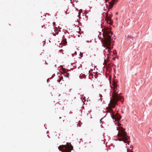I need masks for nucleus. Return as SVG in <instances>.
<instances>
[{
  "label": "nucleus",
  "instance_id": "20e7f679",
  "mask_svg": "<svg viewBox=\"0 0 152 152\" xmlns=\"http://www.w3.org/2000/svg\"><path fill=\"white\" fill-rule=\"evenodd\" d=\"M73 148V146L67 143L66 145H60L58 149L62 152H70Z\"/></svg>",
  "mask_w": 152,
  "mask_h": 152
},
{
  "label": "nucleus",
  "instance_id": "f03ea898",
  "mask_svg": "<svg viewBox=\"0 0 152 152\" xmlns=\"http://www.w3.org/2000/svg\"><path fill=\"white\" fill-rule=\"evenodd\" d=\"M113 34L110 30L108 28H106L103 33L104 41L102 46L105 48L107 51L110 54L111 49L113 48L111 44V35Z\"/></svg>",
  "mask_w": 152,
  "mask_h": 152
},
{
  "label": "nucleus",
  "instance_id": "0eeeda50",
  "mask_svg": "<svg viewBox=\"0 0 152 152\" xmlns=\"http://www.w3.org/2000/svg\"><path fill=\"white\" fill-rule=\"evenodd\" d=\"M63 75L64 76L67 77H68L69 76V74L68 73H66L65 72Z\"/></svg>",
  "mask_w": 152,
  "mask_h": 152
},
{
  "label": "nucleus",
  "instance_id": "9d476101",
  "mask_svg": "<svg viewBox=\"0 0 152 152\" xmlns=\"http://www.w3.org/2000/svg\"><path fill=\"white\" fill-rule=\"evenodd\" d=\"M60 79H61V80H62V79H63V77H62V76H61V77H60Z\"/></svg>",
  "mask_w": 152,
  "mask_h": 152
},
{
  "label": "nucleus",
  "instance_id": "f8f14e48",
  "mask_svg": "<svg viewBox=\"0 0 152 152\" xmlns=\"http://www.w3.org/2000/svg\"><path fill=\"white\" fill-rule=\"evenodd\" d=\"M98 37H99L100 39H101L100 38V37L99 35L98 36Z\"/></svg>",
  "mask_w": 152,
  "mask_h": 152
},
{
  "label": "nucleus",
  "instance_id": "9b49d317",
  "mask_svg": "<svg viewBox=\"0 0 152 152\" xmlns=\"http://www.w3.org/2000/svg\"><path fill=\"white\" fill-rule=\"evenodd\" d=\"M61 53H62V52H63V50H60V52H61Z\"/></svg>",
  "mask_w": 152,
  "mask_h": 152
},
{
  "label": "nucleus",
  "instance_id": "a211bd4d",
  "mask_svg": "<svg viewBox=\"0 0 152 152\" xmlns=\"http://www.w3.org/2000/svg\"><path fill=\"white\" fill-rule=\"evenodd\" d=\"M81 53H80V54H81V55H82V54H83V53H82V54H81Z\"/></svg>",
  "mask_w": 152,
  "mask_h": 152
},
{
  "label": "nucleus",
  "instance_id": "1a4fd4ad",
  "mask_svg": "<svg viewBox=\"0 0 152 152\" xmlns=\"http://www.w3.org/2000/svg\"><path fill=\"white\" fill-rule=\"evenodd\" d=\"M62 69L64 71L66 70V69L65 68H63Z\"/></svg>",
  "mask_w": 152,
  "mask_h": 152
},
{
  "label": "nucleus",
  "instance_id": "f257e3e1",
  "mask_svg": "<svg viewBox=\"0 0 152 152\" xmlns=\"http://www.w3.org/2000/svg\"><path fill=\"white\" fill-rule=\"evenodd\" d=\"M113 85V86L112 87V88L113 90L112 94L113 99L110 100V104H109V107H107V111L112 113V114H114L112 108L115 107L118 101L121 100V102H123L124 100L123 99V101H122V97L119 95L118 91H116L117 90L116 83L114 82Z\"/></svg>",
  "mask_w": 152,
  "mask_h": 152
},
{
  "label": "nucleus",
  "instance_id": "2eb2a0df",
  "mask_svg": "<svg viewBox=\"0 0 152 152\" xmlns=\"http://www.w3.org/2000/svg\"><path fill=\"white\" fill-rule=\"evenodd\" d=\"M116 14H118V12H116Z\"/></svg>",
  "mask_w": 152,
  "mask_h": 152
},
{
  "label": "nucleus",
  "instance_id": "6e6552de",
  "mask_svg": "<svg viewBox=\"0 0 152 152\" xmlns=\"http://www.w3.org/2000/svg\"><path fill=\"white\" fill-rule=\"evenodd\" d=\"M121 116L119 115H117L116 116V119H117V120H119L121 119Z\"/></svg>",
  "mask_w": 152,
  "mask_h": 152
},
{
  "label": "nucleus",
  "instance_id": "dca6fc26",
  "mask_svg": "<svg viewBox=\"0 0 152 152\" xmlns=\"http://www.w3.org/2000/svg\"><path fill=\"white\" fill-rule=\"evenodd\" d=\"M81 53H80V54H81V55H82V54H83V53H82V54H81Z\"/></svg>",
  "mask_w": 152,
  "mask_h": 152
},
{
  "label": "nucleus",
  "instance_id": "39448f33",
  "mask_svg": "<svg viewBox=\"0 0 152 152\" xmlns=\"http://www.w3.org/2000/svg\"><path fill=\"white\" fill-rule=\"evenodd\" d=\"M118 0H105L106 2L109 4V8L111 9L113 7L115 4V1L117 2Z\"/></svg>",
  "mask_w": 152,
  "mask_h": 152
},
{
  "label": "nucleus",
  "instance_id": "4468645a",
  "mask_svg": "<svg viewBox=\"0 0 152 152\" xmlns=\"http://www.w3.org/2000/svg\"><path fill=\"white\" fill-rule=\"evenodd\" d=\"M102 121V120L101 119L100 120V121L101 123L102 122V121Z\"/></svg>",
  "mask_w": 152,
  "mask_h": 152
},
{
  "label": "nucleus",
  "instance_id": "ddd939ff",
  "mask_svg": "<svg viewBox=\"0 0 152 152\" xmlns=\"http://www.w3.org/2000/svg\"><path fill=\"white\" fill-rule=\"evenodd\" d=\"M129 152H133V151H129Z\"/></svg>",
  "mask_w": 152,
  "mask_h": 152
},
{
  "label": "nucleus",
  "instance_id": "7ed1b4c3",
  "mask_svg": "<svg viewBox=\"0 0 152 152\" xmlns=\"http://www.w3.org/2000/svg\"><path fill=\"white\" fill-rule=\"evenodd\" d=\"M117 129L118 130H119L117 135L118 137V140L119 141H123L124 142L129 144L130 142L128 140L129 137H128L126 132L125 131L123 128L121 127H120L119 128V129H118V127H117Z\"/></svg>",
  "mask_w": 152,
  "mask_h": 152
},
{
  "label": "nucleus",
  "instance_id": "f3484780",
  "mask_svg": "<svg viewBox=\"0 0 152 152\" xmlns=\"http://www.w3.org/2000/svg\"><path fill=\"white\" fill-rule=\"evenodd\" d=\"M81 53H80V54H81V55H82V54H83V53H82V54H81Z\"/></svg>",
  "mask_w": 152,
  "mask_h": 152
},
{
  "label": "nucleus",
  "instance_id": "423d86ee",
  "mask_svg": "<svg viewBox=\"0 0 152 152\" xmlns=\"http://www.w3.org/2000/svg\"><path fill=\"white\" fill-rule=\"evenodd\" d=\"M104 16L105 15L106 17V20L107 23H108L110 25H111L112 24L113 22L111 20V18L109 17L108 15V14L104 12Z\"/></svg>",
  "mask_w": 152,
  "mask_h": 152
}]
</instances>
